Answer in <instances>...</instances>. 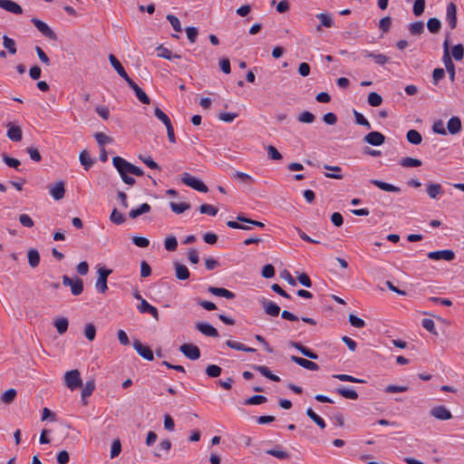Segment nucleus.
<instances>
[{"label":"nucleus","mask_w":464,"mask_h":464,"mask_svg":"<svg viewBox=\"0 0 464 464\" xmlns=\"http://www.w3.org/2000/svg\"><path fill=\"white\" fill-rule=\"evenodd\" d=\"M409 30L412 35H420L424 32V24L420 21L412 23L410 24Z\"/></svg>","instance_id":"obj_54"},{"label":"nucleus","mask_w":464,"mask_h":464,"mask_svg":"<svg viewBox=\"0 0 464 464\" xmlns=\"http://www.w3.org/2000/svg\"><path fill=\"white\" fill-rule=\"evenodd\" d=\"M267 401L264 395H253L244 401L245 405H259Z\"/></svg>","instance_id":"obj_47"},{"label":"nucleus","mask_w":464,"mask_h":464,"mask_svg":"<svg viewBox=\"0 0 464 464\" xmlns=\"http://www.w3.org/2000/svg\"><path fill=\"white\" fill-rule=\"evenodd\" d=\"M237 219L242 223L250 224L258 227H265V224L261 221L251 219L250 218L246 217L244 214H238Z\"/></svg>","instance_id":"obj_51"},{"label":"nucleus","mask_w":464,"mask_h":464,"mask_svg":"<svg viewBox=\"0 0 464 464\" xmlns=\"http://www.w3.org/2000/svg\"><path fill=\"white\" fill-rule=\"evenodd\" d=\"M7 137L13 141H20L23 138V131L19 126L14 125L11 122L7 124Z\"/></svg>","instance_id":"obj_22"},{"label":"nucleus","mask_w":464,"mask_h":464,"mask_svg":"<svg viewBox=\"0 0 464 464\" xmlns=\"http://www.w3.org/2000/svg\"><path fill=\"white\" fill-rule=\"evenodd\" d=\"M335 392L343 398L349 400H357L359 397L357 392L353 388H346L342 386L337 388Z\"/></svg>","instance_id":"obj_30"},{"label":"nucleus","mask_w":464,"mask_h":464,"mask_svg":"<svg viewBox=\"0 0 464 464\" xmlns=\"http://www.w3.org/2000/svg\"><path fill=\"white\" fill-rule=\"evenodd\" d=\"M151 209V207L148 203H142L136 208H131L129 212V217L132 219L139 218L140 216L149 213Z\"/></svg>","instance_id":"obj_28"},{"label":"nucleus","mask_w":464,"mask_h":464,"mask_svg":"<svg viewBox=\"0 0 464 464\" xmlns=\"http://www.w3.org/2000/svg\"><path fill=\"white\" fill-rule=\"evenodd\" d=\"M158 56L159 57H161V58H164L166 60H173V59H180L181 58V55L178 54V53H175V54H172L171 51L169 50L168 48L164 47L163 45H160L158 48Z\"/></svg>","instance_id":"obj_33"},{"label":"nucleus","mask_w":464,"mask_h":464,"mask_svg":"<svg viewBox=\"0 0 464 464\" xmlns=\"http://www.w3.org/2000/svg\"><path fill=\"white\" fill-rule=\"evenodd\" d=\"M179 351L189 360H198L200 357L199 348L193 343H183L179 347Z\"/></svg>","instance_id":"obj_7"},{"label":"nucleus","mask_w":464,"mask_h":464,"mask_svg":"<svg viewBox=\"0 0 464 464\" xmlns=\"http://www.w3.org/2000/svg\"><path fill=\"white\" fill-rule=\"evenodd\" d=\"M354 121L356 124L365 127L367 130L371 129L369 121L359 111L353 110Z\"/></svg>","instance_id":"obj_50"},{"label":"nucleus","mask_w":464,"mask_h":464,"mask_svg":"<svg viewBox=\"0 0 464 464\" xmlns=\"http://www.w3.org/2000/svg\"><path fill=\"white\" fill-rule=\"evenodd\" d=\"M430 413L432 417L440 420H447L452 418L450 411L442 405L433 407Z\"/></svg>","instance_id":"obj_11"},{"label":"nucleus","mask_w":464,"mask_h":464,"mask_svg":"<svg viewBox=\"0 0 464 464\" xmlns=\"http://www.w3.org/2000/svg\"><path fill=\"white\" fill-rule=\"evenodd\" d=\"M110 220L115 225H121L126 221V218L117 208H113L110 216Z\"/></svg>","instance_id":"obj_44"},{"label":"nucleus","mask_w":464,"mask_h":464,"mask_svg":"<svg viewBox=\"0 0 464 464\" xmlns=\"http://www.w3.org/2000/svg\"><path fill=\"white\" fill-rule=\"evenodd\" d=\"M95 390V382L94 381H88L86 382L82 391V401L83 405L87 404V401L85 399L89 396H91Z\"/></svg>","instance_id":"obj_35"},{"label":"nucleus","mask_w":464,"mask_h":464,"mask_svg":"<svg viewBox=\"0 0 464 464\" xmlns=\"http://www.w3.org/2000/svg\"><path fill=\"white\" fill-rule=\"evenodd\" d=\"M140 313L150 314L155 320L159 321V311L156 306L150 304L145 299H141L140 304L138 306Z\"/></svg>","instance_id":"obj_13"},{"label":"nucleus","mask_w":464,"mask_h":464,"mask_svg":"<svg viewBox=\"0 0 464 464\" xmlns=\"http://www.w3.org/2000/svg\"><path fill=\"white\" fill-rule=\"evenodd\" d=\"M3 161L10 168L15 169L17 171H21L19 169L21 162L17 159L12 158L5 153L2 154Z\"/></svg>","instance_id":"obj_45"},{"label":"nucleus","mask_w":464,"mask_h":464,"mask_svg":"<svg viewBox=\"0 0 464 464\" xmlns=\"http://www.w3.org/2000/svg\"><path fill=\"white\" fill-rule=\"evenodd\" d=\"M252 369L255 370V371H257L259 372L263 376H265L266 378L273 381V382H280V377L274 374L268 367L265 366V365H256V364H254L252 365Z\"/></svg>","instance_id":"obj_24"},{"label":"nucleus","mask_w":464,"mask_h":464,"mask_svg":"<svg viewBox=\"0 0 464 464\" xmlns=\"http://www.w3.org/2000/svg\"><path fill=\"white\" fill-rule=\"evenodd\" d=\"M98 279L95 287L99 293H105L108 290L107 278L112 273V270L105 266L98 268Z\"/></svg>","instance_id":"obj_5"},{"label":"nucleus","mask_w":464,"mask_h":464,"mask_svg":"<svg viewBox=\"0 0 464 464\" xmlns=\"http://www.w3.org/2000/svg\"><path fill=\"white\" fill-rule=\"evenodd\" d=\"M58 334H63L67 332L69 326V321L65 317L58 318L53 323Z\"/></svg>","instance_id":"obj_40"},{"label":"nucleus","mask_w":464,"mask_h":464,"mask_svg":"<svg viewBox=\"0 0 464 464\" xmlns=\"http://www.w3.org/2000/svg\"><path fill=\"white\" fill-rule=\"evenodd\" d=\"M180 179L183 184L192 188L197 191L203 193H207L208 191V188L201 179L190 175L188 172L182 173L180 176Z\"/></svg>","instance_id":"obj_1"},{"label":"nucleus","mask_w":464,"mask_h":464,"mask_svg":"<svg viewBox=\"0 0 464 464\" xmlns=\"http://www.w3.org/2000/svg\"><path fill=\"white\" fill-rule=\"evenodd\" d=\"M266 150L268 158L270 160H280L283 159L282 154L277 150V149L275 146L269 145Z\"/></svg>","instance_id":"obj_60"},{"label":"nucleus","mask_w":464,"mask_h":464,"mask_svg":"<svg viewBox=\"0 0 464 464\" xmlns=\"http://www.w3.org/2000/svg\"><path fill=\"white\" fill-rule=\"evenodd\" d=\"M324 169H325L327 170H332L334 172V173H325L324 175H325L326 178L335 179H343V175L341 174V172H342V168L341 167H339V166L324 165Z\"/></svg>","instance_id":"obj_38"},{"label":"nucleus","mask_w":464,"mask_h":464,"mask_svg":"<svg viewBox=\"0 0 464 464\" xmlns=\"http://www.w3.org/2000/svg\"><path fill=\"white\" fill-rule=\"evenodd\" d=\"M139 159L150 169H156V170H160V166L156 162L154 161L149 156H144V155H140L139 156Z\"/></svg>","instance_id":"obj_55"},{"label":"nucleus","mask_w":464,"mask_h":464,"mask_svg":"<svg viewBox=\"0 0 464 464\" xmlns=\"http://www.w3.org/2000/svg\"><path fill=\"white\" fill-rule=\"evenodd\" d=\"M428 257L432 260L443 259L446 261H451L455 258V253L450 249L438 250L430 252L428 254Z\"/></svg>","instance_id":"obj_10"},{"label":"nucleus","mask_w":464,"mask_h":464,"mask_svg":"<svg viewBox=\"0 0 464 464\" xmlns=\"http://www.w3.org/2000/svg\"><path fill=\"white\" fill-rule=\"evenodd\" d=\"M447 129L450 134H457L461 130V121L459 117H451L447 124Z\"/></svg>","instance_id":"obj_29"},{"label":"nucleus","mask_w":464,"mask_h":464,"mask_svg":"<svg viewBox=\"0 0 464 464\" xmlns=\"http://www.w3.org/2000/svg\"><path fill=\"white\" fill-rule=\"evenodd\" d=\"M79 160L85 170L90 169L94 163V160L92 159L90 153L87 150H82L80 153Z\"/></svg>","instance_id":"obj_32"},{"label":"nucleus","mask_w":464,"mask_h":464,"mask_svg":"<svg viewBox=\"0 0 464 464\" xmlns=\"http://www.w3.org/2000/svg\"><path fill=\"white\" fill-rule=\"evenodd\" d=\"M170 209L176 213V214H182L186 210L189 209L191 208L189 203L187 202H181V203H176V202H170L169 203Z\"/></svg>","instance_id":"obj_41"},{"label":"nucleus","mask_w":464,"mask_h":464,"mask_svg":"<svg viewBox=\"0 0 464 464\" xmlns=\"http://www.w3.org/2000/svg\"><path fill=\"white\" fill-rule=\"evenodd\" d=\"M261 304L266 314L271 316H277L280 313V306L271 300L263 298Z\"/></svg>","instance_id":"obj_16"},{"label":"nucleus","mask_w":464,"mask_h":464,"mask_svg":"<svg viewBox=\"0 0 464 464\" xmlns=\"http://www.w3.org/2000/svg\"><path fill=\"white\" fill-rule=\"evenodd\" d=\"M290 345L298 350L304 356L310 358L312 360H317L319 358L318 354L312 351L310 348L303 345L301 343L291 342Z\"/></svg>","instance_id":"obj_20"},{"label":"nucleus","mask_w":464,"mask_h":464,"mask_svg":"<svg viewBox=\"0 0 464 464\" xmlns=\"http://www.w3.org/2000/svg\"><path fill=\"white\" fill-rule=\"evenodd\" d=\"M447 21L450 26V28L453 30L456 28L457 25V6L454 3H450L447 5Z\"/></svg>","instance_id":"obj_19"},{"label":"nucleus","mask_w":464,"mask_h":464,"mask_svg":"<svg viewBox=\"0 0 464 464\" xmlns=\"http://www.w3.org/2000/svg\"><path fill=\"white\" fill-rule=\"evenodd\" d=\"M63 284L71 287V293L73 295H80L83 292V281L78 276L71 278L64 275L63 276Z\"/></svg>","instance_id":"obj_3"},{"label":"nucleus","mask_w":464,"mask_h":464,"mask_svg":"<svg viewBox=\"0 0 464 464\" xmlns=\"http://www.w3.org/2000/svg\"><path fill=\"white\" fill-rule=\"evenodd\" d=\"M154 115L157 119H159L166 127L171 125V121L169 116L159 107H156L154 110Z\"/></svg>","instance_id":"obj_49"},{"label":"nucleus","mask_w":464,"mask_h":464,"mask_svg":"<svg viewBox=\"0 0 464 464\" xmlns=\"http://www.w3.org/2000/svg\"><path fill=\"white\" fill-rule=\"evenodd\" d=\"M126 82L133 90L137 99L143 104H150V99L146 92L131 79L129 78Z\"/></svg>","instance_id":"obj_9"},{"label":"nucleus","mask_w":464,"mask_h":464,"mask_svg":"<svg viewBox=\"0 0 464 464\" xmlns=\"http://www.w3.org/2000/svg\"><path fill=\"white\" fill-rule=\"evenodd\" d=\"M132 345L134 350L138 353L140 356L147 361H153L154 354L153 351L149 345L143 344L140 340L135 339L132 342Z\"/></svg>","instance_id":"obj_6"},{"label":"nucleus","mask_w":464,"mask_h":464,"mask_svg":"<svg viewBox=\"0 0 464 464\" xmlns=\"http://www.w3.org/2000/svg\"><path fill=\"white\" fill-rule=\"evenodd\" d=\"M406 138L407 140L413 145H419L422 141L420 133L416 130H410L406 134Z\"/></svg>","instance_id":"obj_39"},{"label":"nucleus","mask_w":464,"mask_h":464,"mask_svg":"<svg viewBox=\"0 0 464 464\" xmlns=\"http://www.w3.org/2000/svg\"><path fill=\"white\" fill-rule=\"evenodd\" d=\"M276 271L275 267L271 264H266L263 266L261 275L265 278H272L275 276Z\"/></svg>","instance_id":"obj_62"},{"label":"nucleus","mask_w":464,"mask_h":464,"mask_svg":"<svg viewBox=\"0 0 464 464\" xmlns=\"http://www.w3.org/2000/svg\"><path fill=\"white\" fill-rule=\"evenodd\" d=\"M379 425L391 427V431L383 432L381 434L382 436H389L391 434H397L400 432L398 430L400 429L401 425H400V423H398L396 421L379 420Z\"/></svg>","instance_id":"obj_31"},{"label":"nucleus","mask_w":464,"mask_h":464,"mask_svg":"<svg viewBox=\"0 0 464 464\" xmlns=\"http://www.w3.org/2000/svg\"><path fill=\"white\" fill-rule=\"evenodd\" d=\"M109 61L111 66L114 68V70L118 72V74L126 82L130 78V76L128 75L124 67L117 59V57L114 54H110Z\"/></svg>","instance_id":"obj_17"},{"label":"nucleus","mask_w":464,"mask_h":464,"mask_svg":"<svg viewBox=\"0 0 464 464\" xmlns=\"http://www.w3.org/2000/svg\"><path fill=\"white\" fill-rule=\"evenodd\" d=\"M291 361H293L299 366H301L304 369L310 370V371H318L319 370V365L317 363L314 362L313 361L304 359L303 357L292 355Z\"/></svg>","instance_id":"obj_15"},{"label":"nucleus","mask_w":464,"mask_h":464,"mask_svg":"<svg viewBox=\"0 0 464 464\" xmlns=\"http://www.w3.org/2000/svg\"><path fill=\"white\" fill-rule=\"evenodd\" d=\"M442 61H443V63H444L446 70L449 73L450 82H454L455 75H456V69H455V64L452 62L450 55H443Z\"/></svg>","instance_id":"obj_27"},{"label":"nucleus","mask_w":464,"mask_h":464,"mask_svg":"<svg viewBox=\"0 0 464 464\" xmlns=\"http://www.w3.org/2000/svg\"><path fill=\"white\" fill-rule=\"evenodd\" d=\"M64 382L68 389L75 391L82 386L81 373L77 369L71 370L64 374Z\"/></svg>","instance_id":"obj_2"},{"label":"nucleus","mask_w":464,"mask_h":464,"mask_svg":"<svg viewBox=\"0 0 464 464\" xmlns=\"http://www.w3.org/2000/svg\"><path fill=\"white\" fill-rule=\"evenodd\" d=\"M452 57L456 61H461L464 57V47L461 44L453 46L451 51Z\"/></svg>","instance_id":"obj_57"},{"label":"nucleus","mask_w":464,"mask_h":464,"mask_svg":"<svg viewBox=\"0 0 464 464\" xmlns=\"http://www.w3.org/2000/svg\"><path fill=\"white\" fill-rule=\"evenodd\" d=\"M31 23L37 28V30L46 38L51 41H57L58 36L53 29L44 21L38 18H32Z\"/></svg>","instance_id":"obj_4"},{"label":"nucleus","mask_w":464,"mask_h":464,"mask_svg":"<svg viewBox=\"0 0 464 464\" xmlns=\"http://www.w3.org/2000/svg\"><path fill=\"white\" fill-rule=\"evenodd\" d=\"M208 292L216 296L225 297L227 299H233L236 297L235 293L224 287L208 286Z\"/></svg>","instance_id":"obj_18"},{"label":"nucleus","mask_w":464,"mask_h":464,"mask_svg":"<svg viewBox=\"0 0 464 464\" xmlns=\"http://www.w3.org/2000/svg\"><path fill=\"white\" fill-rule=\"evenodd\" d=\"M28 263L31 267H36L40 263V254L37 249L31 248L27 252Z\"/></svg>","instance_id":"obj_37"},{"label":"nucleus","mask_w":464,"mask_h":464,"mask_svg":"<svg viewBox=\"0 0 464 464\" xmlns=\"http://www.w3.org/2000/svg\"><path fill=\"white\" fill-rule=\"evenodd\" d=\"M166 18L170 23L175 32L179 33L182 31L180 21L177 16H175L174 14H168Z\"/></svg>","instance_id":"obj_59"},{"label":"nucleus","mask_w":464,"mask_h":464,"mask_svg":"<svg viewBox=\"0 0 464 464\" xmlns=\"http://www.w3.org/2000/svg\"><path fill=\"white\" fill-rule=\"evenodd\" d=\"M84 335L89 341H93L96 336V327L93 324H87L84 328Z\"/></svg>","instance_id":"obj_58"},{"label":"nucleus","mask_w":464,"mask_h":464,"mask_svg":"<svg viewBox=\"0 0 464 464\" xmlns=\"http://www.w3.org/2000/svg\"><path fill=\"white\" fill-rule=\"evenodd\" d=\"M3 45L5 49H7L8 53L10 54H15L17 50H16V44H15V41L10 37H8L7 35H4L3 36Z\"/></svg>","instance_id":"obj_43"},{"label":"nucleus","mask_w":464,"mask_h":464,"mask_svg":"<svg viewBox=\"0 0 464 464\" xmlns=\"http://www.w3.org/2000/svg\"><path fill=\"white\" fill-rule=\"evenodd\" d=\"M314 120H315V116L311 111H303L298 116V121L301 122H304V123H312L314 121Z\"/></svg>","instance_id":"obj_61"},{"label":"nucleus","mask_w":464,"mask_h":464,"mask_svg":"<svg viewBox=\"0 0 464 464\" xmlns=\"http://www.w3.org/2000/svg\"><path fill=\"white\" fill-rule=\"evenodd\" d=\"M316 17L320 20V24L316 26V30H321V26L330 28L334 25V20L328 14H318Z\"/></svg>","instance_id":"obj_34"},{"label":"nucleus","mask_w":464,"mask_h":464,"mask_svg":"<svg viewBox=\"0 0 464 464\" xmlns=\"http://www.w3.org/2000/svg\"><path fill=\"white\" fill-rule=\"evenodd\" d=\"M422 162L420 160L413 159L411 157L403 158L401 160V165L404 168H416L421 166Z\"/></svg>","instance_id":"obj_46"},{"label":"nucleus","mask_w":464,"mask_h":464,"mask_svg":"<svg viewBox=\"0 0 464 464\" xmlns=\"http://www.w3.org/2000/svg\"><path fill=\"white\" fill-rule=\"evenodd\" d=\"M426 188L428 196L432 199H436L444 193L442 186L439 183L430 182L426 185Z\"/></svg>","instance_id":"obj_21"},{"label":"nucleus","mask_w":464,"mask_h":464,"mask_svg":"<svg viewBox=\"0 0 464 464\" xmlns=\"http://www.w3.org/2000/svg\"><path fill=\"white\" fill-rule=\"evenodd\" d=\"M427 26L431 34H437L440 30L441 23L438 18L433 17L428 20Z\"/></svg>","instance_id":"obj_52"},{"label":"nucleus","mask_w":464,"mask_h":464,"mask_svg":"<svg viewBox=\"0 0 464 464\" xmlns=\"http://www.w3.org/2000/svg\"><path fill=\"white\" fill-rule=\"evenodd\" d=\"M222 372V368L217 364H209L206 368V373L210 378H217Z\"/></svg>","instance_id":"obj_53"},{"label":"nucleus","mask_w":464,"mask_h":464,"mask_svg":"<svg viewBox=\"0 0 464 464\" xmlns=\"http://www.w3.org/2000/svg\"><path fill=\"white\" fill-rule=\"evenodd\" d=\"M164 247L167 251L173 252L178 248V240L175 236L168 237L164 241Z\"/></svg>","instance_id":"obj_48"},{"label":"nucleus","mask_w":464,"mask_h":464,"mask_svg":"<svg viewBox=\"0 0 464 464\" xmlns=\"http://www.w3.org/2000/svg\"><path fill=\"white\" fill-rule=\"evenodd\" d=\"M265 452L281 460L290 458V453L283 450L281 445H276L274 449L266 450Z\"/></svg>","instance_id":"obj_25"},{"label":"nucleus","mask_w":464,"mask_h":464,"mask_svg":"<svg viewBox=\"0 0 464 464\" xmlns=\"http://www.w3.org/2000/svg\"><path fill=\"white\" fill-rule=\"evenodd\" d=\"M306 415H307V416H308V417H309L313 421H314V422L316 423V425H317L320 429L324 430V429L326 427V423H325L324 420L322 417H320L318 414H316V413L313 411V409L308 408V409L306 410Z\"/></svg>","instance_id":"obj_36"},{"label":"nucleus","mask_w":464,"mask_h":464,"mask_svg":"<svg viewBox=\"0 0 464 464\" xmlns=\"http://www.w3.org/2000/svg\"><path fill=\"white\" fill-rule=\"evenodd\" d=\"M17 396V392L15 389H8L1 395V401L5 404H10L12 403Z\"/></svg>","instance_id":"obj_42"},{"label":"nucleus","mask_w":464,"mask_h":464,"mask_svg":"<svg viewBox=\"0 0 464 464\" xmlns=\"http://www.w3.org/2000/svg\"><path fill=\"white\" fill-rule=\"evenodd\" d=\"M0 8L14 14H22L23 8L13 0H0Z\"/></svg>","instance_id":"obj_12"},{"label":"nucleus","mask_w":464,"mask_h":464,"mask_svg":"<svg viewBox=\"0 0 464 464\" xmlns=\"http://www.w3.org/2000/svg\"><path fill=\"white\" fill-rule=\"evenodd\" d=\"M187 37L190 43H195L198 35V30L195 26H188L185 29Z\"/></svg>","instance_id":"obj_63"},{"label":"nucleus","mask_w":464,"mask_h":464,"mask_svg":"<svg viewBox=\"0 0 464 464\" xmlns=\"http://www.w3.org/2000/svg\"><path fill=\"white\" fill-rule=\"evenodd\" d=\"M196 328L198 331H199L202 334L206 336L210 337H218L219 334L218 330L210 324L208 323H201L198 322L196 324Z\"/></svg>","instance_id":"obj_14"},{"label":"nucleus","mask_w":464,"mask_h":464,"mask_svg":"<svg viewBox=\"0 0 464 464\" xmlns=\"http://www.w3.org/2000/svg\"><path fill=\"white\" fill-rule=\"evenodd\" d=\"M174 267H175L176 277L179 280H187V279L189 278L190 272H189L188 268L185 265L180 264L179 262H175L174 263Z\"/></svg>","instance_id":"obj_26"},{"label":"nucleus","mask_w":464,"mask_h":464,"mask_svg":"<svg viewBox=\"0 0 464 464\" xmlns=\"http://www.w3.org/2000/svg\"><path fill=\"white\" fill-rule=\"evenodd\" d=\"M199 211L201 214H206V215L215 217L218 214V208H216L212 205L202 204L199 207Z\"/></svg>","instance_id":"obj_56"},{"label":"nucleus","mask_w":464,"mask_h":464,"mask_svg":"<svg viewBox=\"0 0 464 464\" xmlns=\"http://www.w3.org/2000/svg\"><path fill=\"white\" fill-rule=\"evenodd\" d=\"M112 164L119 172L120 176L129 174L132 165L130 162L127 161L125 159L120 156L113 157Z\"/></svg>","instance_id":"obj_8"},{"label":"nucleus","mask_w":464,"mask_h":464,"mask_svg":"<svg viewBox=\"0 0 464 464\" xmlns=\"http://www.w3.org/2000/svg\"><path fill=\"white\" fill-rule=\"evenodd\" d=\"M50 194L55 200H60L64 197V182L59 181L50 188Z\"/></svg>","instance_id":"obj_23"},{"label":"nucleus","mask_w":464,"mask_h":464,"mask_svg":"<svg viewBox=\"0 0 464 464\" xmlns=\"http://www.w3.org/2000/svg\"><path fill=\"white\" fill-rule=\"evenodd\" d=\"M94 138L100 146H104L105 144L112 141V139L103 132L95 133Z\"/></svg>","instance_id":"obj_64"}]
</instances>
